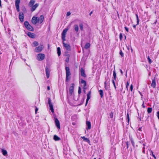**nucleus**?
Returning <instances> with one entry per match:
<instances>
[{
	"mask_svg": "<svg viewBox=\"0 0 159 159\" xmlns=\"http://www.w3.org/2000/svg\"><path fill=\"white\" fill-rule=\"evenodd\" d=\"M65 69L66 70V81H67L70 78V75L71 74L70 71V69L68 67L66 66Z\"/></svg>",
	"mask_w": 159,
	"mask_h": 159,
	"instance_id": "f257e3e1",
	"label": "nucleus"
},
{
	"mask_svg": "<svg viewBox=\"0 0 159 159\" xmlns=\"http://www.w3.org/2000/svg\"><path fill=\"white\" fill-rule=\"evenodd\" d=\"M48 103L50 107V109L51 110L52 113H54V109L53 108V104L51 102V99L50 98H48Z\"/></svg>",
	"mask_w": 159,
	"mask_h": 159,
	"instance_id": "f03ea898",
	"label": "nucleus"
},
{
	"mask_svg": "<svg viewBox=\"0 0 159 159\" xmlns=\"http://www.w3.org/2000/svg\"><path fill=\"white\" fill-rule=\"evenodd\" d=\"M43 46L42 45H39L37 47H36L34 49V51L37 52H41L43 50Z\"/></svg>",
	"mask_w": 159,
	"mask_h": 159,
	"instance_id": "7ed1b4c3",
	"label": "nucleus"
},
{
	"mask_svg": "<svg viewBox=\"0 0 159 159\" xmlns=\"http://www.w3.org/2000/svg\"><path fill=\"white\" fill-rule=\"evenodd\" d=\"M68 30V29L67 28H66L64 30H63L62 34V39L63 41H65L66 40L65 37L66 35V33Z\"/></svg>",
	"mask_w": 159,
	"mask_h": 159,
	"instance_id": "20e7f679",
	"label": "nucleus"
},
{
	"mask_svg": "<svg viewBox=\"0 0 159 159\" xmlns=\"http://www.w3.org/2000/svg\"><path fill=\"white\" fill-rule=\"evenodd\" d=\"M37 59L39 61H42L45 58V55L43 54L39 53L37 55Z\"/></svg>",
	"mask_w": 159,
	"mask_h": 159,
	"instance_id": "39448f33",
	"label": "nucleus"
},
{
	"mask_svg": "<svg viewBox=\"0 0 159 159\" xmlns=\"http://www.w3.org/2000/svg\"><path fill=\"white\" fill-rule=\"evenodd\" d=\"M20 2V0H16L15 1V6L16 10L18 12L20 11L19 4Z\"/></svg>",
	"mask_w": 159,
	"mask_h": 159,
	"instance_id": "423d86ee",
	"label": "nucleus"
},
{
	"mask_svg": "<svg viewBox=\"0 0 159 159\" xmlns=\"http://www.w3.org/2000/svg\"><path fill=\"white\" fill-rule=\"evenodd\" d=\"M63 44L64 47L66 48V49L67 50L69 51H70L71 47L69 44L65 43L63 41Z\"/></svg>",
	"mask_w": 159,
	"mask_h": 159,
	"instance_id": "0eeeda50",
	"label": "nucleus"
},
{
	"mask_svg": "<svg viewBox=\"0 0 159 159\" xmlns=\"http://www.w3.org/2000/svg\"><path fill=\"white\" fill-rule=\"evenodd\" d=\"M74 86V83H72L71 84V86L70 87L69 89V93L70 95H72V93L73 92Z\"/></svg>",
	"mask_w": 159,
	"mask_h": 159,
	"instance_id": "6e6552de",
	"label": "nucleus"
},
{
	"mask_svg": "<svg viewBox=\"0 0 159 159\" xmlns=\"http://www.w3.org/2000/svg\"><path fill=\"white\" fill-rule=\"evenodd\" d=\"M45 71L47 77L48 78L49 77L50 72V68H49L46 66L45 68Z\"/></svg>",
	"mask_w": 159,
	"mask_h": 159,
	"instance_id": "1a4fd4ad",
	"label": "nucleus"
},
{
	"mask_svg": "<svg viewBox=\"0 0 159 159\" xmlns=\"http://www.w3.org/2000/svg\"><path fill=\"white\" fill-rule=\"evenodd\" d=\"M39 4L38 3L35 4V5H33L31 6L30 10L32 12H33L35 10L37 7H38Z\"/></svg>",
	"mask_w": 159,
	"mask_h": 159,
	"instance_id": "9d476101",
	"label": "nucleus"
},
{
	"mask_svg": "<svg viewBox=\"0 0 159 159\" xmlns=\"http://www.w3.org/2000/svg\"><path fill=\"white\" fill-rule=\"evenodd\" d=\"M31 21L33 24L35 25L37 22H38V17L33 16L32 19Z\"/></svg>",
	"mask_w": 159,
	"mask_h": 159,
	"instance_id": "9b49d317",
	"label": "nucleus"
},
{
	"mask_svg": "<svg viewBox=\"0 0 159 159\" xmlns=\"http://www.w3.org/2000/svg\"><path fill=\"white\" fill-rule=\"evenodd\" d=\"M156 79L155 77H154L153 79H152V83L151 85V86L154 88H155L156 86Z\"/></svg>",
	"mask_w": 159,
	"mask_h": 159,
	"instance_id": "f8f14e48",
	"label": "nucleus"
},
{
	"mask_svg": "<svg viewBox=\"0 0 159 159\" xmlns=\"http://www.w3.org/2000/svg\"><path fill=\"white\" fill-rule=\"evenodd\" d=\"M19 18L20 21L23 22L24 21V14L22 12H20L19 15Z\"/></svg>",
	"mask_w": 159,
	"mask_h": 159,
	"instance_id": "ddd939ff",
	"label": "nucleus"
},
{
	"mask_svg": "<svg viewBox=\"0 0 159 159\" xmlns=\"http://www.w3.org/2000/svg\"><path fill=\"white\" fill-rule=\"evenodd\" d=\"M55 122L57 127L58 129H60V122L59 120L57 118H55Z\"/></svg>",
	"mask_w": 159,
	"mask_h": 159,
	"instance_id": "4468645a",
	"label": "nucleus"
},
{
	"mask_svg": "<svg viewBox=\"0 0 159 159\" xmlns=\"http://www.w3.org/2000/svg\"><path fill=\"white\" fill-rule=\"evenodd\" d=\"M44 19V16L43 15H41L40 16L39 18L38 17V23L41 24V23Z\"/></svg>",
	"mask_w": 159,
	"mask_h": 159,
	"instance_id": "2eb2a0df",
	"label": "nucleus"
},
{
	"mask_svg": "<svg viewBox=\"0 0 159 159\" xmlns=\"http://www.w3.org/2000/svg\"><path fill=\"white\" fill-rule=\"evenodd\" d=\"M91 94V92L90 91L89 92V93L87 94V99L86 101L85 106H86L87 105L88 101L90 98Z\"/></svg>",
	"mask_w": 159,
	"mask_h": 159,
	"instance_id": "dca6fc26",
	"label": "nucleus"
},
{
	"mask_svg": "<svg viewBox=\"0 0 159 159\" xmlns=\"http://www.w3.org/2000/svg\"><path fill=\"white\" fill-rule=\"evenodd\" d=\"M80 74L81 75L84 77H86V75L85 73L84 70L83 68H81L80 69Z\"/></svg>",
	"mask_w": 159,
	"mask_h": 159,
	"instance_id": "f3484780",
	"label": "nucleus"
},
{
	"mask_svg": "<svg viewBox=\"0 0 159 159\" xmlns=\"http://www.w3.org/2000/svg\"><path fill=\"white\" fill-rule=\"evenodd\" d=\"M27 34L29 37L32 38H35L34 34L33 33L28 32H27Z\"/></svg>",
	"mask_w": 159,
	"mask_h": 159,
	"instance_id": "a211bd4d",
	"label": "nucleus"
},
{
	"mask_svg": "<svg viewBox=\"0 0 159 159\" xmlns=\"http://www.w3.org/2000/svg\"><path fill=\"white\" fill-rule=\"evenodd\" d=\"M35 2V1L34 0H30V2L29 3V6L30 7H31L34 5Z\"/></svg>",
	"mask_w": 159,
	"mask_h": 159,
	"instance_id": "6ab92c4d",
	"label": "nucleus"
},
{
	"mask_svg": "<svg viewBox=\"0 0 159 159\" xmlns=\"http://www.w3.org/2000/svg\"><path fill=\"white\" fill-rule=\"evenodd\" d=\"M86 124L88 126V127L87 128V129H90L91 128V124L90 122L89 121H86Z\"/></svg>",
	"mask_w": 159,
	"mask_h": 159,
	"instance_id": "aec40b11",
	"label": "nucleus"
},
{
	"mask_svg": "<svg viewBox=\"0 0 159 159\" xmlns=\"http://www.w3.org/2000/svg\"><path fill=\"white\" fill-rule=\"evenodd\" d=\"M26 28L28 30L31 31H34V28L30 24L26 27Z\"/></svg>",
	"mask_w": 159,
	"mask_h": 159,
	"instance_id": "412c9836",
	"label": "nucleus"
},
{
	"mask_svg": "<svg viewBox=\"0 0 159 159\" xmlns=\"http://www.w3.org/2000/svg\"><path fill=\"white\" fill-rule=\"evenodd\" d=\"M53 139L55 141H59L60 139V138L56 135H54L53 136Z\"/></svg>",
	"mask_w": 159,
	"mask_h": 159,
	"instance_id": "4be33fe9",
	"label": "nucleus"
},
{
	"mask_svg": "<svg viewBox=\"0 0 159 159\" xmlns=\"http://www.w3.org/2000/svg\"><path fill=\"white\" fill-rule=\"evenodd\" d=\"M81 138L83 139L84 141H85L89 143H90V141L88 139L85 138L84 136L81 137Z\"/></svg>",
	"mask_w": 159,
	"mask_h": 159,
	"instance_id": "5701e85b",
	"label": "nucleus"
},
{
	"mask_svg": "<svg viewBox=\"0 0 159 159\" xmlns=\"http://www.w3.org/2000/svg\"><path fill=\"white\" fill-rule=\"evenodd\" d=\"M81 83L82 84H83L84 87H85L86 86V81L83 80H81Z\"/></svg>",
	"mask_w": 159,
	"mask_h": 159,
	"instance_id": "b1692460",
	"label": "nucleus"
},
{
	"mask_svg": "<svg viewBox=\"0 0 159 159\" xmlns=\"http://www.w3.org/2000/svg\"><path fill=\"white\" fill-rule=\"evenodd\" d=\"M74 28L75 31L76 32H77L79 30L78 26L77 25H74Z\"/></svg>",
	"mask_w": 159,
	"mask_h": 159,
	"instance_id": "393cba45",
	"label": "nucleus"
},
{
	"mask_svg": "<svg viewBox=\"0 0 159 159\" xmlns=\"http://www.w3.org/2000/svg\"><path fill=\"white\" fill-rule=\"evenodd\" d=\"M57 49L58 55L59 56H60L61 54L60 48V47H58Z\"/></svg>",
	"mask_w": 159,
	"mask_h": 159,
	"instance_id": "a878e982",
	"label": "nucleus"
},
{
	"mask_svg": "<svg viewBox=\"0 0 159 159\" xmlns=\"http://www.w3.org/2000/svg\"><path fill=\"white\" fill-rule=\"evenodd\" d=\"M99 93L101 97L102 98L103 95V92L102 90H100L99 91Z\"/></svg>",
	"mask_w": 159,
	"mask_h": 159,
	"instance_id": "bb28decb",
	"label": "nucleus"
},
{
	"mask_svg": "<svg viewBox=\"0 0 159 159\" xmlns=\"http://www.w3.org/2000/svg\"><path fill=\"white\" fill-rule=\"evenodd\" d=\"M90 47V44L89 43H87L86 44L85 46V48L86 49H88Z\"/></svg>",
	"mask_w": 159,
	"mask_h": 159,
	"instance_id": "cd10ccee",
	"label": "nucleus"
},
{
	"mask_svg": "<svg viewBox=\"0 0 159 159\" xmlns=\"http://www.w3.org/2000/svg\"><path fill=\"white\" fill-rule=\"evenodd\" d=\"M2 152L3 155L4 156H6L7 153V151L6 150L3 149H2Z\"/></svg>",
	"mask_w": 159,
	"mask_h": 159,
	"instance_id": "c85d7f7f",
	"label": "nucleus"
},
{
	"mask_svg": "<svg viewBox=\"0 0 159 159\" xmlns=\"http://www.w3.org/2000/svg\"><path fill=\"white\" fill-rule=\"evenodd\" d=\"M113 76L114 80H116V74L115 70H114L113 71Z\"/></svg>",
	"mask_w": 159,
	"mask_h": 159,
	"instance_id": "c756f323",
	"label": "nucleus"
},
{
	"mask_svg": "<svg viewBox=\"0 0 159 159\" xmlns=\"http://www.w3.org/2000/svg\"><path fill=\"white\" fill-rule=\"evenodd\" d=\"M24 25L25 28L27 26H28V25H30L29 22L28 21H26L24 22Z\"/></svg>",
	"mask_w": 159,
	"mask_h": 159,
	"instance_id": "7c9ffc66",
	"label": "nucleus"
},
{
	"mask_svg": "<svg viewBox=\"0 0 159 159\" xmlns=\"http://www.w3.org/2000/svg\"><path fill=\"white\" fill-rule=\"evenodd\" d=\"M39 44L37 42L34 41L33 43V45L34 47H36Z\"/></svg>",
	"mask_w": 159,
	"mask_h": 159,
	"instance_id": "2f4dec72",
	"label": "nucleus"
},
{
	"mask_svg": "<svg viewBox=\"0 0 159 159\" xmlns=\"http://www.w3.org/2000/svg\"><path fill=\"white\" fill-rule=\"evenodd\" d=\"M152 111V108H150V107L148 108V110H147L148 113H151Z\"/></svg>",
	"mask_w": 159,
	"mask_h": 159,
	"instance_id": "473e14b6",
	"label": "nucleus"
},
{
	"mask_svg": "<svg viewBox=\"0 0 159 159\" xmlns=\"http://www.w3.org/2000/svg\"><path fill=\"white\" fill-rule=\"evenodd\" d=\"M130 141H131V143L132 145L134 147V140H133V139H132V138H130Z\"/></svg>",
	"mask_w": 159,
	"mask_h": 159,
	"instance_id": "72a5a7b5",
	"label": "nucleus"
},
{
	"mask_svg": "<svg viewBox=\"0 0 159 159\" xmlns=\"http://www.w3.org/2000/svg\"><path fill=\"white\" fill-rule=\"evenodd\" d=\"M80 29L81 30H83V25L82 24H80L79 25Z\"/></svg>",
	"mask_w": 159,
	"mask_h": 159,
	"instance_id": "f704fd0d",
	"label": "nucleus"
},
{
	"mask_svg": "<svg viewBox=\"0 0 159 159\" xmlns=\"http://www.w3.org/2000/svg\"><path fill=\"white\" fill-rule=\"evenodd\" d=\"M66 56L67 57V58H66V61L67 62H68L69 61V57H70V55H67Z\"/></svg>",
	"mask_w": 159,
	"mask_h": 159,
	"instance_id": "c9c22d12",
	"label": "nucleus"
},
{
	"mask_svg": "<svg viewBox=\"0 0 159 159\" xmlns=\"http://www.w3.org/2000/svg\"><path fill=\"white\" fill-rule=\"evenodd\" d=\"M136 16L137 20V25H138L139 24V17L138 14H136Z\"/></svg>",
	"mask_w": 159,
	"mask_h": 159,
	"instance_id": "e433bc0d",
	"label": "nucleus"
},
{
	"mask_svg": "<svg viewBox=\"0 0 159 159\" xmlns=\"http://www.w3.org/2000/svg\"><path fill=\"white\" fill-rule=\"evenodd\" d=\"M147 58L148 60V62L150 64H151L152 62V60L150 58L149 56H148V57H147Z\"/></svg>",
	"mask_w": 159,
	"mask_h": 159,
	"instance_id": "4c0bfd02",
	"label": "nucleus"
},
{
	"mask_svg": "<svg viewBox=\"0 0 159 159\" xmlns=\"http://www.w3.org/2000/svg\"><path fill=\"white\" fill-rule=\"evenodd\" d=\"M81 89L80 87H79L78 93L79 94H80L81 93Z\"/></svg>",
	"mask_w": 159,
	"mask_h": 159,
	"instance_id": "58836bf2",
	"label": "nucleus"
},
{
	"mask_svg": "<svg viewBox=\"0 0 159 159\" xmlns=\"http://www.w3.org/2000/svg\"><path fill=\"white\" fill-rule=\"evenodd\" d=\"M120 54L121 55V56L122 57H123L124 56V54L122 52L121 50H120Z\"/></svg>",
	"mask_w": 159,
	"mask_h": 159,
	"instance_id": "ea45409f",
	"label": "nucleus"
},
{
	"mask_svg": "<svg viewBox=\"0 0 159 159\" xmlns=\"http://www.w3.org/2000/svg\"><path fill=\"white\" fill-rule=\"evenodd\" d=\"M129 141H127L126 142V144L127 145V148H129Z\"/></svg>",
	"mask_w": 159,
	"mask_h": 159,
	"instance_id": "a19ab883",
	"label": "nucleus"
},
{
	"mask_svg": "<svg viewBox=\"0 0 159 159\" xmlns=\"http://www.w3.org/2000/svg\"><path fill=\"white\" fill-rule=\"evenodd\" d=\"M127 119H128V121L129 123V114L128 113L127 114Z\"/></svg>",
	"mask_w": 159,
	"mask_h": 159,
	"instance_id": "79ce46f5",
	"label": "nucleus"
},
{
	"mask_svg": "<svg viewBox=\"0 0 159 159\" xmlns=\"http://www.w3.org/2000/svg\"><path fill=\"white\" fill-rule=\"evenodd\" d=\"M113 113L112 112H111L110 114V116L111 118H112L113 117Z\"/></svg>",
	"mask_w": 159,
	"mask_h": 159,
	"instance_id": "37998d69",
	"label": "nucleus"
},
{
	"mask_svg": "<svg viewBox=\"0 0 159 159\" xmlns=\"http://www.w3.org/2000/svg\"><path fill=\"white\" fill-rule=\"evenodd\" d=\"M122 38V33H120V39L121 40Z\"/></svg>",
	"mask_w": 159,
	"mask_h": 159,
	"instance_id": "c03bdc74",
	"label": "nucleus"
},
{
	"mask_svg": "<svg viewBox=\"0 0 159 159\" xmlns=\"http://www.w3.org/2000/svg\"><path fill=\"white\" fill-rule=\"evenodd\" d=\"M151 153L153 157L155 159H156V157H155V155L153 154V152L152 151H151Z\"/></svg>",
	"mask_w": 159,
	"mask_h": 159,
	"instance_id": "a18cd8bd",
	"label": "nucleus"
},
{
	"mask_svg": "<svg viewBox=\"0 0 159 159\" xmlns=\"http://www.w3.org/2000/svg\"><path fill=\"white\" fill-rule=\"evenodd\" d=\"M107 80H106L104 82V84H105V87L106 89H107Z\"/></svg>",
	"mask_w": 159,
	"mask_h": 159,
	"instance_id": "49530a36",
	"label": "nucleus"
},
{
	"mask_svg": "<svg viewBox=\"0 0 159 159\" xmlns=\"http://www.w3.org/2000/svg\"><path fill=\"white\" fill-rule=\"evenodd\" d=\"M130 89L131 91H132V90H133V86L132 84H131L130 85Z\"/></svg>",
	"mask_w": 159,
	"mask_h": 159,
	"instance_id": "de8ad7c7",
	"label": "nucleus"
},
{
	"mask_svg": "<svg viewBox=\"0 0 159 159\" xmlns=\"http://www.w3.org/2000/svg\"><path fill=\"white\" fill-rule=\"evenodd\" d=\"M125 30L127 32H129V29L127 27H125Z\"/></svg>",
	"mask_w": 159,
	"mask_h": 159,
	"instance_id": "09e8293b",
	"label": "nucleus"
},
{
	"mask_svg": "<svg viewBox=\"0 0 159 159\" xmlns=\"http://www.w3.org/2000/svg\"><path fill=\"white\" fill-rule=\"evenodd\" d=\"M71 13H70V12H68L67 13V14H66V15L67 16H70V15Z\"/></svg>",
	"mask_w": 159,
	"mask_h": 159,
	"instance_id": "8fccbe9b",
	"label": "nucleus"
},
{
	"mask_svg": "<svg viewBox=\"0 0 159 159\" xmlns=\"http://www.w3.org/2000/svg\"><path fill=\"white\" fill-rule=\"evenodd\" d=\"M142 127H140L138 129V130L139 131H142Z\"/></svg>",
	"mask_w": 159,
	"mask_h": 159,
	"instance_id": "3c124183",
	"label": "nucleus"
},
{
	"mask_svg": "<svg viewBox=\"0 0 159 159\" xmlns=\"http://www.w3.org/2000/svg\"><path fill=\"white\" fill-rule=\"evenodd\" d=\"M144 102H143V104H142V107L143 108H144L145 107V106L144 105Z\"/></svg>",
	"mask_w": 159,
	"mask_h": 159,
	"instance_id": "603ef678",
	"label": "nucleus"
},
{
	"mask_svg": "<svg viewBox=\"0 0 159 159\" xmlns=\"http://www.w3.org/2000/svg\"><path fill=\"white\" fill-rule=\"evenodd\" d=\"M115 81V80L114 79H112V82L113 84H115V81Z\"/></svg>",
	"mask_w": 159,
	"mask_h": 159,
	"instance_id": "864d4df0",
	"label": "nucleus"
},
{
	"mask_svg": "<svg viewBox=\"0 0 159 159\" xmlns=\"http://www.w3.org/2000/svg\"><path fill=\"white\" fill-rule=\"evenodd\" d=\"M38 109L37 107H36L35 110V111L36 113L37 112V111H38Z\"/></svg>",
	"mask_w": 159,
	"mask_h": 159,
	"instance_id": "5fc2aeb1",
	"label": "nucleus"
},
{
	"mask_svg": "<svg viewBox=\"0 0 159 159\" xmlns=\"http://www.w3.org/2000/svg\"><path fill=\"white\" fill-rule=\"evenodd\" d=\"M126 85H127V86H129V84L128 82H127L126 84Z\"/></svg>",
	"mask_w": 159,
	"mask_h": 159,
	"instance_id": "6e6d98bb",
	"label": "nucleus"
},
{
	"mask_svg": "<svg viewBox=\"0 0 159 159\" xmlns=\"http://www.w3.org/2000/svg\"><path fill=\"white\" fill-rule=\"evenodd\" d=\"M47 89L48 90H50V87L49 86H48L47 87Z\"/></svg>",
	"mask_w": 159,
	"mask_h": 159,
	"instance_id": "4d7b16f0",
	"label": "nucleus"
},
{
	"mask_svg": "<svg viewBox=\"0 0 159 159\" xmlns=\"http://www.w3.org/2000/svg\"><path fill=\"white\" fill-rule=\"evenodd\" d=\"M129 86H127V85H126V89L128 91V87Z\"/></svg>",
	"mask_w": 159,
	"mask_h": 159,
	"instance_id": "13d9d810",
	"label": "nucleus"
},
{
	"mask_svg": "<svg viewBox=\"0 0 159 159\" xmlns=\"http://www.w3.org/2000/svg\"><path fill=\"white\" fill-rule=\"evenodd\" d=\"M0 6L1 7H2L1 1V0H0Z\"/></svg>",
	"mask_w": 159,
	"mask_h": 159,
	"instance_id": "bf43d9fd",
	"label": "nucleus"
},
{
	"mask_svg": "<svg viewBox=\"0 0 159 159\" xmlns=\"http://www.w3.org/2000/svg\"><path fill=\"white\" fill-rule=\"evenodd\" d=\"M120 72H121V74H123V72H122V70H120Z\"/></svg>",
	"mask_w": 159,
	"mask_h": 159,
	"instance_id": "052dcab7",
	"label": "nucleus"
},
{
	"mask_svg": "<svg viewBox=\"0 0 159 159\" xmlns=\"http://www.w3.org/2000/svg\"><path fill=\"white\" fill-rule=\"evenodd\" d=\"M113 85H114V87L115 88V89H116V86L115 84H113Z\"/></svg>",
	"mask_w": 159,
	"mask_h": 159,
	"instance_id": "680f3d73",
	"label": "nucleus"
},
{
	"mask_svg": "<svg viewBox=\"0 0 159 159\" xmlns=\"http://www.w3.org/2000/svg\"><path fill=\"white\" fill-rule=\"evenodd\" d=\"M92 11H91L89 14V15L91 16V14L92 13Z\"/></svg>",
	"mask_w": 159,
	"mask_h": 159,
	"instance_id": "e2e57ef3",
	"label": "nucleus"
},
{
	"mask_svg": "<svg viewBox=\"0 0 159 159\" xmlns=\"http://www.w3.org/2000/svg\"><path fill=\"white\" fill-rule=\"evenodd\" d=\"M69 55L68 54H66V52L65 53V55L66 56L67 55Z\"/></svg>",
	"mask_w": 159,
	"mask_h": 159,
	"instance_id": "0e129e2a",
	"label": "nucleus"
},
{
	"mask_svg": "<svg viewBox=\"0 0 159 159\" xmlns=\"http://www.w3.org/2000/svg\"><path fill=\"white\" fill-rule=\"evenodd\" d=\"M139 142L140 143H142V142H143L142 141H139Z\"/></svg>",
	"mask_w": 159,
	"mask_h": 159,
	"instance_id": "69168bd1",
	"label": "nucleus"
},
{
	"mask_svg": "<svg viewBox=\"0 0 159 159\" xmlns=\"http://www.w3.org/2000/svg\"><path fill=\"white\" fill-rule=\"evenodd\" d=\"M133 27H134V28H135V27H136V26H135V25H134L133 26Z\"/></svg>",
	"mask_w": 159,
	"mask_h": 159,
	"instance_id": "338daca9",
	"label": "nucleus"
},
{
	"mask_svg": "<svg viewBox=\"0 0 159 159\" xmlns=\"http://www.w3.org/2000/svg\"><path fill=\"white\" fill-rule=\"evenodd\" d=\"M143 145L144 146H145V144L144 143H143Z\"/></svg>",
	"mask_w": 159,
	"mask_h": 159,
	"instance_id": "774afa93",
	"label": "nucleus"
}]
</instances>
